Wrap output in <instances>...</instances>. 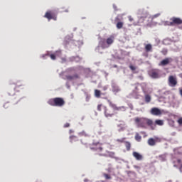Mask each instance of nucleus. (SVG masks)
<instances>
[{"label":"nucleus","mask_w":182,"mask_h":182,"mask_svg":"<svg viewBox=\"0 0 182 182\" xmlns=\"http://www.w3.org/2000/svg\"><path fill=\"white\" fill-rule=\"evenodd\" d=\"M128 18L129 22H133L134 19H133V17H132V16H128Z\"/></svg>","instance_id":"obj_31"},{"label":"nucleus","mask_w":182,"mask_h":182,"mask_svg":"<svg viewBox=\"0 0 182 182\" xmlns=\"http://www.w3.org/2000/svg\"><path fill=\"white\" fill-rule=\"evenodd\" d=\"M79 134L80 136H84V137H89V134L85 131L80 132Z\"/></svg>","instance_id":"obj_22"},{"label":"nucleus","mask_w":182,"mask_h":182,"mask_svg":"<svg viewBox=\"0 0 182 182\" xmlns=\"http://www.w3.org/2000/svg\"><path fill=\"white\" fill-rule=\"evenodd\" d=\"M178 124H182V118H179L178 120Z\"/></svg>","instance_id":"obj_33"},{"label":"nucleus","mask_w":182,"mask_h":182,"mask_svg":"<svg viewBox=\"0 0 182 182\" xmlns=\"http://www.w3.org/2000/svg\"><path fill=\"white\" fill-rule=\"evenodd\" d=\"M102 90H107V86H104L103 87H102Z\"/></svg>","instance_id":"obj_35"},{"label":"nucleus","mask_w":182,"mask_h":182,"mask_svg":"<svg viewBox=\"0 0 182 182\" xmlns=\"http://www.w3.org/2000/svg\"><path fill=\"white\" fill-rule=\"evenodd\" d=\"M65 103V100L62 97L51 98L48 101V104L50 105V106H54L56 107H63Z\"/></svg>","instance_id":"obj_3"},{"label":"nucleus","mask_w":182,"mask_h":182,"mask_svg":"<svg viewBox=\"0 0 182 182\" xmlns=\"http://www.w3.org/2000/svg\"><path fill=\"white\" fill-rule=\"evenodd\" d=\"M113 92H116V93H117V92H120V88H119V87H114Z\"/></svg>","instance_id":"obj_27"},{"label":"nucleus","mask_w":182,"mask_h":182,"mask_svg":"<svg viewBox=\"0 0 182 182\" xmlns=\"http://www.w3.org/2000/svg\"><path fill=\"white\" fill-rule=\"evenodd\" d=\"M168 83L171 87H176L177 86V77L173 75H170L168 78Z\"/></svg>","instance_id":"obj_6"},{"label":"nucleus","mask_w":182,"mask_h":182,"mask_svg":"<svg viewBox=\"0 0 182 182\" xmlns=\"http://www.w3.org/2000/svg\"><path fill=\"white\" fill-rule=\"evenodd\" d=\"M134 168H139V166H134Z\"/></svg>","instance_id":"obj_37"},{"label":"nucleus","mask_w":182,"mask_h":182,"mask_svg":"<svg viewBox=\"0 0 182 182\" xmlns=\"http://www.w3.org/2000/svg\"><path fill=\"white\" fill-rule=\"evenodd\" d=\"M151 76L153 77V79H159V77H160L159 71L156 70H154L151 73Z\"/></svg>","instance_id":"obj_15"},{"label":"nucleus","mask_w":182,"mask_h":182,"mask_svg":"<svg viewBox=\"0 0 182 182\" xmlns=\"http://www.w3.org/2000/svg\"><path fill=\"white\" fill-rule=\"evenodd\" d=\"M106 42H107V45H108V48H109L110 45H112L113 42H114V36H109V38H107Z\"/></svg>","instance_id":"obj_13"},{"label":"nucleus","mask_w":182,"mask_h":182,"mask_svg":"<svg viewBox=\"0 0 182 182\" xmlns=\"http://www.w3.org/2000/svg\"><path fill=\"white\" fill-rule=\"evenodd\" d=\"M44 17L46 18V19H48V21H50L51 19H53V21H56L58 19L55 13L50 10H48L46 13Z\"/></svg>","instance_id":"obj_5"},{"label":"nucleus","mask_w":182,"mask_h":182,"mask_svg":"<svg viewBox=\"0 0 182 182\" xmlns=\"http://www.w3.org/2000/svg\"><path fill=\"white\" fill-rule=\"evenodd\" d=\"M161 53L164 55V56H166V55H167V53H168V50L166 48H164L161 50Z\"/></svg>","instance_id":"obj_26"},{"label":"nucleus","mask_w":182,"mask_h":182,"mask_svg":"<svg viewBox=\"0 0 182 182\" xmlns=\"http://www.w3.org/2000/svg\"><path fill=\"white\" fill-rule=\"evenodd\" d=\"M93 144L97 146L92 147L91 150H94L95 151H96V154H98L99 156H103V154H102V151H103V148L100 146H97V144Z\"/></svg>","instance_id":"obj_9"},{"label":"nucleus","mask_w":182,"mask_h":182,"mask_svg":"<svg viewBox=\"0 0 182 182\" xmlns=\"http://www.w3.org/2000/svg\"><path fill=\"white\" fill-rule=\"evenodd\" d=\"M70 133H72V130H70Z\"/></svg>","instance_id":"obj_38"},{"label":"nucleus","mask_w":182,"mask_h":182,"mask_svg":"<svg viewBox=\"0 0 182 182\" xmlns=\"http://www.w3.org/2000/svg\"><path fill=\"white\" fill-rule=\"evenodd\" d=\"M117 29H122L123 28V22L119 21L117 23Z\"/></svg>","instance_id":"obj_23"},{"label":"nucleus","mask_w":182,"mask_h":182,"mask_svg":"<svg viewBox=\"0 0 182 182\" xmlns=\"http://www.w3.org/2000/svg\"><path fill=\"white\" fill-rule=\"evenodd\" d=\"M172 62H173V58H166L159 63V66H167V65H170V63H171Z\"/></svg>","instance_id":"obj_8"},{"label":"nucleus","mask_w":182,"mask_h":182,"mask_svg":"<svg viewBox=\"0 0 182 182\" xmlns=\"http://www.w3.org/2000/svg\"><path fill=\"white\" fill-rule=\"evenodd\" d=\"M133 156L136 159V160H143V155L139 154V152L134 151L132 153Z\"/></svg>","instance_id":"obj_12"},{"label":"nucleus","mask_w":182,"mask_h":182,"mask_svg":"<svg viewBox=\"0 0 182 182\" xmlns=\"http://www.w3.org/2000/svg\"><path fill=\"white\" fill-rule=\"evenodd\" d=\"M102 105H97V110L98 112H102Z\"/></svg>","instance_id":"obj_29"},{"label":"nucleus","mask_w":182,"mask_h":182,"mask_svg":"<svg viewBox=\"0 0 182 182\" xmlns=\"http://www.w3.org/2000/svg\"><path fill=\"white\" fill-rule=\"evenodd\" d=\"M151 113L154 116H160L161 114V110H160L159 108L154 107L151 109Z\"/></svg>","instance_id":"obj_10"},{"label":"nucleus","mask_w":182,"mask_h":182,"mask_svg":"<svg viewBox=\"0 0 182 182\" xmlns=\"http://www.w3.org/2000/svg\"><path fill=\"white\" fill-rule=\"evenodd\" d=\"M145 102L146 103H150L151 102V96L149 95H145Z\"/></svg>","instance_id":"obj_20"},{"label":"nucleus","mask_w":182,"mask_h":182,"mask_svg":"<svg viewBox=\"0 0 182 182\" xmlns=\"http://www.w3.org/2000/svg\"><path fill=\"white\" fill-rule=\"evenodd\" d=\"M135 140L136 141H141V136H140V134H139V133H136L135 135Z\"/></svg>","instance_id":"obj_21"},{"label":"nucleus","mask_w":182,"mask_h":182,"mask_svg":"<svg viewBox=\"0 0 182 182\" xmlns=\"http://www.w3.org/2000/svg\"><path fill=\"white\" fill-rule=\"evenodd\" d=\"M102 95V92L99 90H95V96L97 99H100V95Z\"/></svg>","instance_id":"obj_19"},{"label":"nucleus","mask_w":182,"mask_h":182,"mask_svg":"<svg viewBox=\"0 0 182 182\" xmlns=\"http://www.w3.org/2000/svg\"><path fill=\"white\" fill-rule=\"evenodd\" d=\"M70 143H75V141H79V139L76 136H70Z\"/></svg>","instance_id":"obj_16"},{"label":"nucleus","mask_w":182,"mask_h":182,"mask_svg":"<svg viewBox=\"0 0 182 182\" xmlns=\"http://www.w3.org/2000/svg\"><path fill=\"white\" fill-rule=\"evenodd\" d=\"M125 147L127 151H130V149H132V144L129 141H125Z\"/></svg>","instance_id":"obj_17"},{"label":"nucleus","mask_w":182,"mask_h":182,"mask_svg":"<svg viewBox=\"0 0 182 182\" xmlns=\"http://www.w3.org/2000/svg\"><path fill=\"white\" fill-rule=\"evenodd\" d=\"M104 107V113L105 117H113L114 114H116V112H119L120 110H126V107H117L114 104H110L109 107L107 108L106 107Z\"/></svg>","instance_id":"obj_2"},{"label":"nucleus","mask_w":182,"mask_h":182,"mask_svg":"<svg viewBox=\"0 0 182 182\" xmlns=\"http://www.w3.org/2000/svg\"><path fill=\"white\" fill-rule=\"evenodd\" d=\"M50 59H52V60H56V55H55V54H50Z\"/></svg>","instance_id":"obj_28"},{"label":"nucleus","mask_w":182,"mask_h":182,"mask_svg":"<svg viewBox=\"0 0 182 182\" xmlns=\"http://www.w3.org/2000/svg\"><path fill=\"white\" fill-rule=\"evenodd\" d=\"M171 21H166V24L168 25V26H174V25H181L182 24V20L180 18L177 17H173L170 19Z\"/></svg>","instance_id":"obj_4"},{"label":"nucleus","mask_w":182,"mask_h":182,"mask_svg":"<svg viewBox=\"0 0 182 182\" xmlns=\"http://www.w3.org/2000/svg\"><path fill=\"white\" fill-rule=\"evenodd\" d=\"M4 107L5 109H8V104H5V105H4Z\"/></svg>","instance_id":"obj_36"},{"label":"nucleus","mask_w":182,"mask_h":182,"mask_svg":"<svg viewBox=\"0 0 182 182\" xmlns=\"http://www.w3.org/2000/svg\"><path fill=\"white\" fill-rule=\"evenodd\" d=\"M66 79H68V80H75V79H79V75H66Z\"/></svg>","instance_id":"obj_14"},{"label":"nucleus","mask_w":182,"mask_h":182,"mask_svg":"<svg viewBox=\"0 0 182 182\" xmlns=\"http://www.w3.org/2000/svg\"><path fill=\"white\" fill-rule=\"evenodd\" d=\"M152 49H153V47L151 46V44H146L145 46L146 52H151Z\"/></svg>","instance_id":"obj_18"},{"label":"nucleus","mask_w":182,"mask_h":182,"mask_svg":"<svg viewBox=\"0 0 182 182\" xmlns=\"http://www.w3.org/2000/svg\"><path fill=\"white\" fill-rule=\"evenodd\" d=\"M103 176L105 177V180H111L112 176L107 173H103Z\"/></svg>","instance_id":"obj_24"},{"label":"nucleus","mask_w":182,"mask_h":182,"mask_svg":"<svg viewBox=\"0 0 182 182\" xmlns=\"http://www.w3.org/2000/svg\"><path fill=\"white\" fill-rule=\"evenodd\" d=\"M70 124H69V123H65V124H64V127H70Z\"/></svg>","instance_id":"obj_34"},{"label":"nucleus","mask_w":182,"mask_h":182,"mask_svg":"<svg viewBox=\"0 0 182 182\" xmlns=\"http://www.w3.org/2000/svg\"><path fill=\"white\" fill-rule=\"evenodd\" d=\"M134 122L138 127L147 129L148 126V127H150L151 130H155L156 126H163V124H164V121L162 119H156L154 122L153 119L146 117H136Z\"/></svg>","instance_id":"obj_1"},{"label":"nucleus","mask_w":182,"mask_h":182,"mask_svg":"<svg viewBox=\"0 0 182 182\" xmlns=\"http://www.w3.org/2000/svg\"><path fill=\"white\" fill-rule=\"evenodd\" d=\"M129 69H131V70H136V67H134L133 65H130Z\"/></svg>","instance_id":"obj_32"},{"label":"nucleus","mask_w":182,"mask_h":182,"mask_svg":"<svg viewBox=\"0 0 182 182\" xmlns=\"http://www.w3.org/2000/svg\"><path fill=\"white\" fill-rule=\"evenodd\" d=\"M161 141V139L159 137H155V138H149L147 141V144L149 146H154L156 143H160Z\"/></svg>","instance_id":"obj_7"},{"label":"nucleus","mask_w":182,"mask_h":182,"mask_svg":"<svg viewBox=\"0 0 182 182\" xmlns=\"http://www.w3.org/2000/svg\"><path fill=\"white\" fill-rule=\"evenodd\" d=\"M99 46L102 49H107V48H109V45H107V43L105 39H102L99 43Z\"/></svg>","instance_id":"obj_11"},{"label":"nucleus","mask_w":182,"mask_h":182,"mask_svg":"<svg viewBox=\"0 0 182 182\" xmlns=\"http://www.w3.org/2000/svg\"><path fill=\"white\" fill-rule=\"evenodd\" d=\"M181 168H182V164L181 165Z\"/></svg>","instance_id":"obj_39"},{"label":"nucleus","mask_w":182,"mask_h":182,"mask_svg":"<svg viewBox=\"0 0 182 182\" xmlns=\"http://www.w3.org/2000/svg\"><path fill=\"white\" fill-rule=\"evenodd\" d=\"M159 16H160V14H155V15H154V16H152V19H154V18H159Z\"/></svg>","instance_id":"obj_30"},{"label":"nucleus","mask_w":182,"mask_h":182,"mask_svg":"<svg viewBox=\"0 0 182 182\" xmlns=\"http://www.w3.org/2000/svg\"><path fill=\"white\" fill-rule=\"evenodd\" d=\"M126 138L118 139L116 140L117 143H126Z\"/></svg>","instance_id":"obj_25"}]
</instances>
